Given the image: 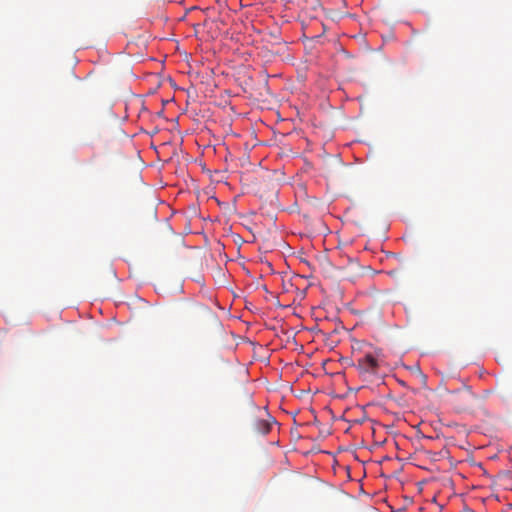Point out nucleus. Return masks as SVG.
Masks as SVG:
<instances>
[{"label": "nucleus", "instance_id": "nucleus-1", "mask_svg": "<svg viewBox=\"0 0 512 512\" xmlns=\"http://www.w3.org/2000/svg\"><path fill=\"white\" fill-rule=\"evenodd\" d=\"M447 401L457 413H471L480 402L478 396L466 385L457 390L449 391Z\"/></svg>", "mask_w": 512, "mask_h": 512}, {"label": "nucleus", "instance_id": "nucleus-3", "mask_svg": "<svg viewBox=\"0 0 512 512\" xmlns=\"http://www.w3.org/2000/svg\"><path fill=\"white\" fill-rule=\"evenodd\" d=\"M275 423V418L267 414V418H260L254 422L253 429L258 434L266 435L271 431L272 425Z\"/></svg>", "mask_w": 512, "mask_h": 512}, {"label": "nucleus", "instance_id": "nucleus-2", "mask_svg": "<svg viewBox=\"0 0 512 512\" xmlns=\"http://www.w3.org/2000/svg\"><path fill=\"white\" fill-rule=\"evenodd\" d=\"M378 368L379 361L372 354H366L357 360V369L362 374H375L377 373Z\"/></svg>", "mask_w": 512, "mask_h": 512}]
</instances>
